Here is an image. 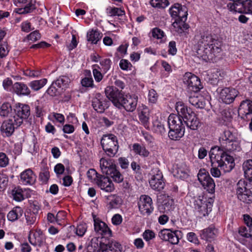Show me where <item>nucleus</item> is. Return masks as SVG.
<instances>
[{"mask_svg": "<svg viewBox=\"0 0 252 252\" xmlns=\"http://www.w3.org/2000/svg\"><path fill=\"white\" fill-rule=\"evenodd\" d=\"M13 91L19 95L28 96L31 94V90L28 86L23 82H16L12 86Z\"/></svg>", "mask_w": 252, "mask_h": 252, "instance_id": "c85d7f7f", "label": "nucleus"}, {"mask_svg": "<svg viewBox=\"0 0 252 252\" xmlns=\"http://www.w3.org/2000/svg\"><path fill=\"white\" fill-rule=\"evenodd\" d=\"M87 176L88 179L93 183L96 184L99 177L101 176L99 175L94 169H90L87 173Z\"/></svg>", "mask_w": 252, "mask_h": 252, "instance_id": "603ef678", "label": "nucleus"}, {"mask_svg": "<svg viewBox=\"0 0 252 252\" xmlns=\"http://www.w3.org/2000/svg\"><path fill=\"white\" fill-rule=\"evenodd\" d=\"M214 199L211 197L199 196L194 201L195 209L200 217H205L212 211Z\"/></svg>", "mask_w": 252, "mask_h": 252, "instance_id": "20e7f679", "label": "nucleus"}, {"mask_svg": "<svg viewBox=\"0 0 252 252\" xmlns=\"http://www.w3.org/2000/svg\"><path fill=\"white\" fill-rule=\"evenodd\" d=\"M105 93L107 97L116 107L120 105V101L123 95L121 91L113 86H108L105 88Z\"/></svg>", "mask_w": 252, "mask_h": 252, "instance_id": "f3484780", "label": "nucleus"}, {"mask_svg": "<svg viewBox=\"0 0 252 252\" xmlns=\"http://www.w3.org/2000/svg\"><path fill=\"white\" fill-rule=\"evenodd\" d=\"M176 109L178 114V116L183 119V120L186 118V116H187L188 114L192 112L190 109H188L182 101H178L176 102Z\"/></svg>", "mask_w": 252, "mask_h": 252, "instance_id": "e433bc0d", "label": "nucleus"}, {"mask_svg": "<svg viewBox=\"0 0 252 252\" xmlns=\"http://www.w3.org/2000/svg\"><path fill=\"white\" fill-rule=\"evenodd\" d=\"M207 94V92L204 94L205 96L202 95L200 94H194L189 96V101L192 105L196 108H204L206 105V100H208Z\"/></svg>", "mask_w": 252, "mask_h": 252, "instance_id": "4be33fe9", "label": "nucleus"}, {"mask_svg": "<svg viewBox=\"0 0 252 252\" xmlns=\"http://www.w3.org/2000/svg\"><path fill=\"white\" fill-rule=\"evenodd\" d=\"M92 106L93 108L98 113H103L105 109L107 108L105 102L101 100V98L95 97L92 101Z\"/></svg>", "mask_w": 252, "mask_h": 252, "instance_id": "a19ab883", "label": "nucleus"}, {"mask_svg": "<svg viewBox=\"0 0 252 252\" xmlns=\"http://www.w3.org/2000/svg\"><path fill=\"white\" fill-rule=\"evenodd\" d=\"M119 66L121 69L125 71L131 70L133 67L131 63L126 59L121 60Z\"/></svg>", "mask_w": 252, "mask_h": 252, "instance_id": "bf43d9fd", "label": "nucleus"}, {"mask_svg": "<svg viewBox=\"0 0 252 252\" xmlns=\"http://www.w3.org/2000/svg\"><path fill=\"white\" fill-rule=\"evenodd\" d=\"M169 137L173 140H178L181 138L185 133V127L176 128L169 127Z\"/></svg>", "mask_w": 252, "mask_h": 252, "instance_id": "f704fd0d", "label": "nucleus"}, {"mask_svg": "<svg viewBox=\"0 0 252 252\" xmlns=\"http://www.w3.org/2000/svg\"><path fill=\"white\" fill-rule=\"evenodd\" d=\"M151 34L153 38L159 41V43H165L166 40V35L163 31L159 28H154L151 31Z\"/></svg>", "mask_w": 252, "mask_h": 252, "instance_id": "ea45409f", "label": "nucleus"}, {"mask_svg": "<svg viewBox=\"0 0 252 252\" xmlns=\"http://www.w3.org/2000/svg\"><path fill=\"white\" fill-rule=\"evenodd\" d=\"M143 239L146 242H150L156 237V234L154 231L150 229H146L142 234Z\"/></svg>", "mask_w": 252, "mask_h": 252, "instance_id": "13d9d810", "label": "nucleus"}, {"mask_svg": "<svg viewBox=\"0 0 252 252\" xmlns=\"http://www.w3.org/2000/svg\"><path fill=\"white\" fill-rule=\"evenodd\" d=\"M48 119L53 123L58 122L61 124H63L65 120L63 115L56 112L50 113L48 116Z\"/></svg>", "mask_w": 252, "mask_h": 252, "instance_id": "de8ad7c7", "label": "nucleus"}, {"mask_svg": "<svg viewBox=\"0 0 252 252\" xmlns=\"http://www.w3.org/2000/svg\"><path fill=\"white\" fill-rule=\"evenodd\" d=\"M66 217V213L64 211H60L58 212L56 216V222L60 225H65Z\"/></svg>", "mask_w": 252, "mask_h": 252, "instance_id": "6e6d98bb", "label": "nucleus"}, {"mask_svg": "<svg viewBox=\"0 0 252 252\" xmlns=\"http://www.w3.org/2000/svg\"><path fill=\"white\" fill-rule=\"evenodd\" d=\"M36 181V175L30 168L22 172L20 175L19 182L23 185H32Z\"/></svg>", "mask_w": 252, "mask_h": 252, "instance_id": "412c9836", "label": "nucleus"}, {"mask_svg": "<svg viewBox=\"0 0 252 252\" xmlns=\"http://www.w3.org/2000/svg\"><path fill=\"white\" fill-rule=\"evenodd\" d=\"M26 223L29 225H33L36 221V215L32 212H27L25 213Z\"/></svg>", "mask_w": 252, "mask_h": 252, "instance_id": "5fc2aeb1", "label": "nucleus"}, {"mask_svg": "<svg viewBox=\"0 0 252 252\" xmlns=\"http://www.w3.org/2000/svg\"><path fill=\"white\" fill-rule=\"evenodd\" d=\"M241 0H235V2H230L227 4L228 9L233 13H245L244 1L240 2Z\"/></svg>", "mask_w": 252, "mask_h": 252, "instance_id": "473e14b6", "label": "nucleus"}, {"mask_svg": "<svg viewBox=\"0 0 252 252\" xmlns=\"http://www.w3.org/2000/svg\"><path fill=\"white\" fill-rule=\"evenodd\" d=\"M99 64L101 66L100 69L105 74L110 69L112 62L109 58H102L99 61Z\"/></svg>", "mask_w": 252, "mask_h": 252, "instance_id": "09e8293b", "label": "nucleus"}, {"mask_svg": "<svg viewBox=\"0 0 252 252\" xmlns=\"http://www.w3.org/2000/svg\"><path fill=\"white\" fill-rule=\"evenodd\" d=\"M186 20L181 18L176 19L172 24L173 30L178 33L185 32L189 28V25L185 22Z\"/></svg>", "mask_w": 252, "mask_h": 252, "instance_id": "2f4dec72", "label": "nucleus"}, {"mask_svg": "<svg viewBox=\"0 0 252 252\" xmlns=\"http://www.w3.org/2000/svg\"><path fill=\"white\" fill-rule=\"evenodd\" d=\"M93 74L94 78L96 82H100L103 78V75L100 71V67L99 65L95 64L92 66Z\"/></svg>", "mask_w": 252, "mask_h": 252, "instance_id": "8fccbe9b", "label": "nucleus"}, {"mask_svg": "<svg viewBox=\"0 0 252 252\" xmlns=\"http://www.w3.org/2000/svg\"><path fill=\"white\" fill-rule=\"evenodd\" d=\"M247 183L244 180H240L236 186V194L240 201L249 203L252 202V188L247 189Z\"/></svg>", "mask_w": 252, "mask_h": 252, "instance_id": "39448f33", "label": "nucleus"}, {"mask_svg": "<svg viewBox=\"0 0 252 252\" xmlns=\"http://www.w3.org/2000/svg\"><path fill=\"white\" fill-rule=\"evenodd\" d=\"M138 118L140 123L147 129H150V117L149 110L147 108H144L138 113Z\"/></svg>", "mask_w": 252, "mask_h": 252, "instance_id": "7c9ffc66", "label": "nucleus"}, {"mask_svg": "<svg viewBox=\"0 0 252 252\" xmlns=\"http://www.w3.org/2000/svg\"><path fill=\"white\" fill-rule=\"evenodd\" d=\"M102 37V33L98 30H91L87 32V37L89 41L96 44Z\"/></svg>", "mask_w": 252, "mask_h": 252, "instance_id": "58836bf2", "label": "nucleus"}, {"mask_svg": "<svg viewBox=\"0 0 252 252\" xmlns=\"http://www.w3.org/2000/svg\"><path fill=\"white\" fill-rule=\"evenodd\" d=\"M158 95L154 89H151L149 91L148 99L150 102L155 103L158 100Z\"/></svg>", "mask_w": 252, "mask_h": 252, "instance_id": "338daca9", "label": "nucleus"}, {"mask_svg": "<svg viewBox=\"0 0 252 252\" xmlns=\"http://www.w3.org/2000/svg\"><path fill=\"white\" fill-rule=\"evenodd\" d=\"M150 3L153 7L158 8H165L169 4L167 0H151Z\"/></svg>", "mask_w": 252, "mask_h": 252, "instance_id": "864d4df0", "label": "nucleus"}, {"mask_svg": "<svg viewBox=\"0 0 252 252\" xmlns=\"http://www.w3.org/2000/svg\"><path fill=\"white\" fill-rule=\"evenodd\" d=\"M243 220L245 224L248 227L250 231H252V218L248 214L243 215Z\"/></svg>", "mask_w": 252, "mask_h": 252, "instance_id": "774afa93", "label": "nucleus"}, {"mask_svg": "<svg viewBox=\"0 0 252 252\" xmlns=\"http://www.w3.org/2000/svg\"><path fill=\"white\" fill-rule=\"evenodd\" d=\"M96 184L101 189L106 192H112L115 189L114 186L110 179L108 177L103 175L99 177Z\"/></svg>", "mask_w": 252, "mask_h": 252, "instance_id": "b1692460", "label": "nucleus"}, {"mask_svg": "<svg viewBox=\"0 0 252 252\" xmlns=\"http://www.w3.org/2000/svg\"><path fill=\"white\" fill-rule=\"evenodd\" d=\"M17 125L13 118L4 120L0 126V132L3 137H9L13 135Z\"/></svg>", "mask_w": 252, "mask_h": 252, "instance_id": "9b49d317", "label": "nucleus"}, {"mask_svg": "<svg viewBox=\"0 0 252 252\" xmlns=\"http://www.w3.org/2000/svg\"><path fill=\"white\" fill-rule=\"evenodd\" d=\"M99 163L102 172L106 175L111 174L112 172L116 168V165L112 159L102 158L100 159Z\"/></svg>", "mask_w": 252, "mask_h": 252, "instance_id": "5701e85b", "label": "nucleus"}, {"mask_svg": "<svg viewBox=\"0 0 252 252\" xmlns=\"http://www.w3.org/2000/svg\"><path fill=\"white\" fill-rule=\"evenodd\" d=\"M218 233L217 229L213 225H211L208 227L202 230L200 232V235L201 239L211 241L217 236Z\"/></svg>", "mask_w": 252, "mask_h": 252, "instance_id": "393cba45", "label": "nucleus"}, {"mask_svg": "<svg viewBox=\"0 0 252 252\" xmlns=\"http://www.w3.org/2000/svg\"><path fill=\"white\" fill-rule=\"evenodd\" d=\"M189 167L185 163H176L173 166V175L177 179L185 180L189 176Z\"/></svg>", "mask_w": 252, "mask_h": 252, "instance_id": "6ab92c4d", "label": "nucleus"}, {"mask_svg": "<svg viewBox=\"0 0 252 252\" xmlns=\"http://www.w3.org/2000/svg\"><path fill=\"white\" fill-rule=\"evenodd\" d=\"M69 229L71 230L75 231L77 236L83 237L87 231V226L85 223H81L78 224L76 228L74 226H70Z\"/></svg>", "mask_w": 252, "mask_h": 252, "instance_id": "49530a36", "label": "nucleus"}, {"mask_svg": "<svg viewBox=\"0 0 252 252\" xmlns=\"http://www.w3.org/2000/svg\"><path fill=\"white\" fill-rule=\"evenodd\" d=\"M12 112V107L8 102L3 103L0 107V115L1 117H7Z\"/></svg>", "mask_w": 252, "mask_h": 252, "instance_id": "3c124183", "label": "nucleus"}, {"mask_svg": "<svg viewBox=\"0 0 252 252\" xmlns=\"http://www.w3.org/2000/svg\"><path fill=\"white\" fill-rule=\"evenodd\" d=\"M29 240L32 245L41 246L45 243L46 237L41 229H36L30 231Z\"/></svg>", "mask_w": 252, "mask_h": 252, "instance_id": "a211bd4d", "label": "nucleus"}, {"mask_svg": "<svg viewBox=\"0 0 252 252\" xmlns=\"http://www.w3.org/2000/svg\"><path fill=\"white\" fill-rule=\"evenodd\" d=\"M179 230L173 231L171 229H163L158 233V236L163 241L169 242L172 245H177L179 242Z\"/></svg>", "mask_w": 252, "mask_h": 252, "instance_id": "ddd939ff", "label": "nucleus"}, {"mask_svg": "<svg viewBox=\"0 0 252 252\" xmlns=\"http://www.w3.org/2000/svg\"><path fill=\"white\" fill-rule=\"evenodd\" d=\"M23 214V209L19 206H16L8 212L7 218L8 220L13 222L20 219Z\"/></svg>", "mask_w": 252, "mask_h": 252, "instance_id": "72a5a7b5", "label": "nucleus"}, {"mask_svg": "<svg viewBox=\"0 0 252 252\" xmlns=\"http://www.w3.org/2000/svg\"><path fill=\"white\" fill-rule=\"evenodd\" d=\"M177 52L176 43L175 41H170L167 47V53L171 56H175Z\"/></svg>", "mask_w": 252, "mask_h": 252, "instance_id": "e2e57ef3", "label": "nucleus"}, {"mask_svg": "<svg viewBox=\"0 0 252 252\" xmlns=\"http://www.w3.org/2000/svg\"><path fill=\"white\" fill-rule=\"evenodd\" d=\"M40 37L41 35L39 32L37 31H35L29 34L27 36V39L28 41H31L33 42L40 39Z\"/></svg>", "mask_w": 252, "mask_h": 252, "instance_id": "69168bd1", "label": "nucleus"}, {"mask_svg": "<svg viewBox=\"0 0 252 252\" xmlns=\"http://www.w3.org/2000/svg\"><path fill=\"white\" fill-rule=\"evenodd\" d=\"M70 82L69 78L65 75L60 76L54 82V84L59 88L65 89L67 87Z\"/></svg>", "mask_w": 252, "mask_h": 252, "instance_id": "a18cd8bd", "label": "nucleus"}, {"mask_svg": "<svg viewBox=\"0 0 252 252\" xmlns=\"http://www.w3.org/2000/svg\"><path fill=\"white\" fill-rule=\"evenodd\" d=\"M47 83V79L43 78L40 80H33L29 84L30 87L34 91H37L42 88Z\"/></svg>", "mask_w": 252, "mask_h": 252, "instance_id": "37998d69", "label": "nucleus"}, {"mask_svg": "<svg viewBox=\"0 0 252 252\" xmlns=\"http://www.w3.org/2000/svg\"><path fill=\"white\" fill-rule=\"evenodd\" d=\"M183 120V119L181 118L180 116L174 114H171L168 119L169 127H185Z\"/></svg>", "mask_w": 252, "mask_h": 252, "instance_id": "c756f323", "label": "nucleus"}, {"mask_svg": "<svg viewBox=\"0 0 252 252\" xmlns=\"http://www.w3.org/2000/svg\"><path fill=\"white\" fill-rule=\"evenodd\" d=\"M16 114L13 116L14 121L17 125H21L24 119L28 118L30 114V108L28 105L18 103L15 109Z\"/></svg>", "mask_w": 252, "mask_h": 252, "instance_id": "f8f14e48", "label": "nucleus"}, {"mask_svg": "<svg viewBox=\"0 0 252 252\" xmlns=\"http://www.w3.org/2000/svg\"><path fill=\"white\" fill-rule=\"evenodd\" d=\"M83 87L87 88H93L94 87V80L92 77H85L81 81Z\"/></svg>", "mask_w": 252, "mask_h": 252, "instance_id": "680f3d73", "label": "nucleus"}, {"mask_svg": "<svg viewBox=\"0 0 252 252\" xmlns=\"http://www.w3.org/2000/svg\"><path fill=\"white\" fill-rule=\"evenodd\" d=\"M238 114L244 120L250 121L252 119V100L246 99L242 101L238 109Z\"/></svg>", "mask_w": 252, "mask_h": 252, "instance_id": "dca6fc26", "label": "nucleus"}, {"mask_svg": "<svg viewBox=\"0 0 252 252\" xmlns=\"http://www.w3.org/2000/svg\"><path fill=\"white\" fill-rule=\"evenodd\" d=\"M169 12L172 18L186 20L188 15L187 8L179 3H175L169 9Z\"/></svg>", "mask_w": 252, "mask_h": 252, "instance_id": "aec40b11", "label": "nucleus"}, {"mask_svg": "<svg viewBox=\"0 0 252 252\" xmlns=\"http://www.w3.org/2000/svg\"><path fill=\"white\" fill-rule=\"evenodd\" d=\"M139 210L142 215L149 216L154 211L152 198L147 195H141L138 202Z\"/></svg>", "mask_w": 252, "mask_h": 252, "instance_id": "1a4fd4ad", "label": "nucleus"}, {"mask_svg": "<svg viewBox=\"0 0 252 252\" xmlns=\"http://www.w3.org/2000/svg\"><path fill=\"white\" fill-rule=\"evenodd\" d=\"M239 94L238 91L232 88H224L220 92L219 98L225 104H230L235 100Z\"/></svg>", "mask_w": 252, "mask_h": 252, "instance_id": "4468645a", "label": "nucleus"}, {"mask_svg": "<svg viewBox=\"0 0 252 252\" xmlns=\"http://www.w3.org/2000/svg\"><path fill=\"white\" fill-rule=\"evenodd\" d=\"M174 201L173 199L170 196H165L162 203L159 206L160 210L163 212H168L172 210L174 208Z\"/></svg>", "mask_w": 252, "mask_h": 252, "instance_id": "c9c22d12", "label": "nucleus"}, {"mask_svg": "<svg viewBox=\"0 0 252 252\" xmlns=\"http://www.w3.org/2000/svg\"><path fill=\"white\" fill-rule=\"evenodd\" d=\"M106 13L107 16L110 17L122 16L125 15V11L122 7H116L109 6L106 9Z\"/></svg>", "mask_w": 252, "mask_h": 252, "instance_id": "4c0bfd02", "label": "nucleus"}, {"mask_svg": "<svg viewBox=\"0 0 252 252\" xmlns=\"http://www.w3.org/2000/svg\"><path fill=\"white\" fill-rule=\"evenodd\" d=\"M9 52V47L8 44L5 42H2L0 44V58H3L5 57Z\"/></svg>", "mask_w": 252, "mask_h": 252, "instance_id": "052dcab7", "label": "nucleus"}, {"mask_svg": "<svg viewBox=\"0 0 252 252\" xmlns=\"http://www.w3.org/2000/svg\"><path fill=\"white\" fill-rule=\"evenodd\" d=\"M149 184L152 189L160 191L164 186L162 172L158 169L155 168L152 170V176L149 180Z\"/></svg>", "mask_w": 252, "mask_h": 252, "instance_id": "9d476101", "label": "nucleus"}, {"mask_svg": "<svg viewBox=\"0 0 252 252\" xmlns=\"http://www.w3.org/2000/svg\"><path fill=\"white\" fill-rule=\"evenodd\" d=\"M101 145L107 156L114 157L118 152L119 145L117 137L113 134L103 135L101 139Z\"/></svg>", "mask_w": 252, "mask_h": 252, "instance_id": "7ed1b4c3", "label": "nucleus"}, {"mask_svg": "<svg viewBox=\"0 0 252 252\" xmlns=\"http://www.w3.org/2000/svg\"><path fill=\"white\" fill-rule=\"evenodd\" d=\"M198 180L203 187L209 193H213L215 190V183L210 177L209 173L205 169L199 170L197 174Z\"/></svg>", "mask_w": 252, "mask_h": 252, "instance_id": "423d86ee", "label": "nucleus"}, {"mask_svg": "<svg viewBox=\"0 0 252 252\" xmlns=\"http://www.w3.org/2000/svg\"><path fill=\"white\" fill-rule=\"evenodd\" d=\"M138 96L136 95L129 94L126 95L123 94L120 101V105L117 107L118 108L123 107L127 112H133L136 108Z\"/></svg>", "mask_w": 252, "mask_h": 252, "instance_id": "6e6552de", "label": "nucleus"}, {"mask_svg": "<svg viewBox=\"0 0 252 252\" xmlns=\"http://www.w3.org/2000/svg\"><path fill=\"white\" fill-rule=\"evenodd\" d=\"M29 190L23 189L20 187H15L11 191V197L15 201L20 202L25 198L29 197L27 193Z\"/></svg>", "mask_w": 252, "mask_h": 252, "instance_id": "cd10ccee", "label": "nucleus"}, {"mask_svg": "<svg viewBox=\"0 0 252 252\" xmlns=\"http://www.w3.org/2000/svg\"><path fill=\"white\" fill-rule=\"evenodd\" d=\"M238 233L239 234L244 238H248L252 237V235L248 229L245 226H241L238 228Z\"/></svg>", "mask_w": 252, "mask_h": 252, "instance_id": "0e129e2a", "label": "nucleus"}, {"mask_svg": "<svg viewBox=\"0 0 252 252\" xmlns=\"http://www.w3.org/2000/svg\"><path fill=\"white\" fill-rule=\"evenodd\" d=\"M107 176H110L117 183H121L124 179L123 175L120 172L117 170L116 167L114 169V171L112 172L111 174H108Z\"/></svg>", "mask_w": 252, "mask_h": 252, "instance_id": "4d7b16f0", "label": "nucleus"}, {"mask_svg": "<svg viewBox=\"0 0 252 252\" xmlns=\"http://www.w3.org/2000/svg\"><path fill=\"white\" fill-rule=\"evenodd\" d=\"M132 150L136 154L143 157H147L149 155V152L145 147L138 143H134L132 145Z\"/></svg>", "mask_w": 252, "mask_h": 252, "instance_id": "c03bdc74", "label": "nucleus"}, {"mask_svg": "<svg viewBox=\"0 0 252 252\" xmlns=\"http://www.w3.org/2000/svg\"><path fill=\"white\" fill-rule=\"evenodd\" d=\"M235 142V137L229 130H224L219 137L221 147L226 151L235 150L236 148L234 146V142Z\"/></svg>", "mask_w": 252, "mask_h": 252, "instance_id": "0eeeda50", "label": "nucleus"}, {"mask_svg": "<svg viewBox=\"0 0 252 252\" xmlns=\"http://www.w3.org/2000/svg\"><path fill=\"white\" fill-rule=\"evenodd\" d=\"M243 169L245 178L252 181V159H248L243 164Z\"/></svg>", "mask_w": 252, "mask_h": 252, "instance_id": "79ce46f5", "label": "nucleus"}, {"mask_svg": "<svg viewBox=\"0 0 252 252\" xmlns=\"http://www.w3.org/2000/svg\"><path fill=\"white\" fill-rule=\"evenodd\" d=\"M123 203V200L116 194H111L107 197V207L108 210L119 208Z\"/></svg>", "mask_w": 252, "mask_h": 252, "instance_id": "a878e982", "label": "nucleus"}, {"mask_svg": "<svg viewBox=\"0 0 252 252\" xmlns=\"http://www.w3.org/2000/svg\"><path fill=\"white\" fill-rule=\"evenodd\" d=\"M184 122L186 124L187 126L191 129H197L200 125V122L196 117V115L193 111L190 112L189 114L186 116V118L184 119Z\"/></svg>", "mask_w": 252, "mask_h": 252, "instance_id": "bb28decb", "label": "nucleus"}, {"mask_svg": "<svg viewBox=\"0 0 252 252\" xmlns=\"http://www.w3.org/2000/svg\"><path fill=\"white\" fill-rule=\"evenodd\" d=\"M209 157L212 165L215 162L218 163V166L224 172L231 171L235 166L233 157L226 153L222 152L220 148H211L209 153Z\"/></svg>", "mask_w": 252, "mask_h": 252, "instance_id": "f03ea898", "label": "nucleus"}, {"mask_svg": "<svg viewBox=\"0 0 252 252\" xmlns=\"http://www.w3.org/2000/svg\"><path fill=\"white\" fill-rule=\"evenodd\" d=\"M184 80L189 89L194 92H198L203 88L200 79L191 73H186Z\"/></svg>", "mask_w": 252, "mask_h": 252, "instance_id": "2eb2a0df", "label": "nucleus"}, {"mask_svg": "<svg viewBox=\"0 0 252 252\" xmlns=\"http://www.w3.org/2000/svg\"><path fill=\"white\" fill-rule=\"evenodd\" d=\"M194 40L198 57L206 62H214L221 51L220 42L211 34L199 33L195 35Z\"/></svg>", "mask_w": 252, "mask_h": 252, "instance_id": "f257e3e1", "label": "nucleus"}]
</instances>
